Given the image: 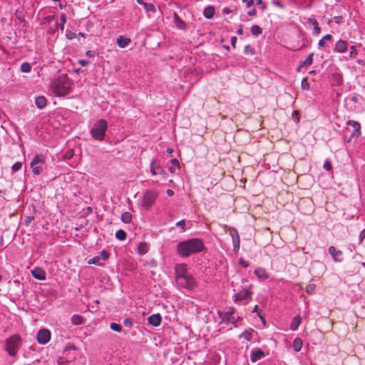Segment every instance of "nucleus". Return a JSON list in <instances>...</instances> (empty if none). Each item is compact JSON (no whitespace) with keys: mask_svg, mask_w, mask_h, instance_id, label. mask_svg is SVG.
I'll list each match as a JSON object with an SVG mask.
<instances>
[{"mask_svg":"<svg viewBox=\"0 0 365 365\" xmlns=\"http://www.w3.org/2000/svg\"><path fill=\"white\" fill-rule=\"evenodd\" d=\"M73 82L66 74L55 78L51 85L53 93L56 96H65L71 93Z\"/></svg>","mask_w":365,"mask_h":365,"instance_id":"f257e3e1","label":"nucleus"},{"mask_svg":"<svg viewBox=\"0 0 365 365\" xmlns=\"http://www.w3.org/2000/svg\"><path fill=\"white\" fill-rule=\"evenodd\" d=\"M108 129V123L104 119L98 120L92 126L90 133L92 138L96 140H103Z\"/></svg>","mask_w":365,"mask_h":365,"instance_id":"f03ea898","label":"nucleus"},{"mask_svg":"<svg viewBox=\"0 0 365 365\" xmlns=\"http://www.w3.org/2000/svg\"><path fill=\"white\" fill-rule=\"evenodd\" d=\"M203 242L200 239H190L181 242L178 245V251H203Z\"/></svg>","mask_w":365,"mask_h":365,"instance_id":"7ed1b4c3","label":"nucleus"},{"mask_svg":"<svg viewBox=\"0 0 365 365\" xmlns=\"http://www.w3.org/2000/svg\"><path fill=\"white\" fill-rule=\"evenodd\" d=\"M21 346V338L19 334H14L6 341L5 349L10 356H16Z\"/></svg>","mask_w":365,"mask_h":365,"instance_id":"20e7f679","label":"nucleus"},{"mask_svg":"<svg viewBox=\"0 0 365 365\" xmlns=\"http://www.w3.org/2000/svg\"><path fill=\"white\" fill-rule=\"evenodd\" d=\"M45 159L43 154H37L34 156L31 163V168L34 175H38L43 172Z\"/></svg>","mask_w":365,"mask_h":365,"instance_id":"39448f33","label":"nucleus"},{"mask_svg":"<svg viewBox=\"0 0 365 365\" xmlns=\"http://www.w3.org/2000/svg\"><path fill=\"white\" fill-rule=\"evenodd\" d=\"M176 282L180 287L187 289H192L195 287L197 284L195 279L190 274L177 279Z\"/></svg>","mask_w":365,"mask_h":365,"instance_id":"423d86ee","label":"nucleus"},{"mask_svg":"<svg viewBox=\"0 0 365 365\" xmlns=\"http://www.w3.org/2000/svg\"><path fill=\"white\" fill-rule=\"evenodd\" d=\"M158 192L155 190H147L143 195L142 206L144 209L148 210L155 202Z\"/></svg>","mask_w":365,"mask_h":365,"instance_id":"0eeeda50","label":"nucleus"},{"mask_svg":"<svg viewBox=\"0 0 365 365\" xmlns=\"http://www.w3.org/2000/svg\"><path fill=\"white\" fill-rule=\"evenodd\" d=\"M233 297L235 302H243L244 304H247L251 299L252 292L247 289H242L237 294H235Z\"/></svg>","mask_w":365,"mask_h":365,"instance_id":"6e6552de","label":"nucleus"},{"mask_svg":"<svg viewBox=\"0 0 365 365\" xmlns=\"http://www.w3.org/2000/svg\"><path fill=\"white\" fill-rule=\"evenodd\" d=\"M51 331L47 329H40L36 335V339L40 344H46L51 339Z\"/></svg>","mask_w":365,"mask_h":365,"instance_id":"1a4fd4ad","label":"nucleus"},{"mask_svg":"<svg viewBox=\"0 0 365 365\" xmlns=\"http://www.w3.org/2000/svg\"><path fill=\"white\" fill-rule=\"evenodd\" d=\"M346 125L351 126L353 128L351 134V138H358L361 135V125L359 122L350 120L346 122Z\"/></svg>","mask_w":365,"mask_h":365,"instance_id":"9d476101","label":"nucleus"},{"mask_svg":"<svg viewBox=\"0 0 365 365\" xmlns=\"http://www.w3.org/2000/svg\"><path fill=\"white\" fill-rule=\"evenodd\" d=\"M233 311L231 312H218V315L222 321H227L232 324H235L237 319L232 316Z\"/></svg>","mask_w":365,"mask_h":365,"instance_id":"9b49d317","label":"nucleus"},{"mask_svg":"<svg viewBox=\"0 0 365 365\" xmlns=\"http://www.w3.org/2000/svg\"><path fill=\"white\" fill-rule=\"evenodd\" d=\"M110 257L109 252H101L100 256H96L91 259L88 260V263L90 264H97L98 266H103V263L100 262L101 259H103V261H106Z\"/></svg>","mask_w":365,"mask_h":365,"instance_id":"f8f14e48","label":"nucleus"},{"mask_svg":"<svg viewBox=\"0 0 365 365\" xmlns=\"http://www.w3.org/2000/svg\"><path fill=\"white\" fill-rule=\"evenodd\" d=\"M175 279H178L180 277L187 275L186 265L184 264H177L175 267Z\"/></svg>","mask_w":365,"mask_h":365,"instance_id":"ddd939ff","label":"nucleus"},{"mask_svg":"<svg viewBox=\"0 0 365 365\" xmlns=\"http://www.w3.org/2000/svg\"><path fill=\"white\" fill-rule=\"evenodd\" d=\"M347 42L346 41L340 39L336 43L334 51L337 53H343L347 51Z\"/></svg>","mask_w":365,"mask_h":365,"instance_id":"4468645a","label":"nucleus"},{"mask_svg":"<svg viewBox=\"0 0 365 365\" xmlns=\"http://www.w3.org/2000/svg\"><path fill=\"white\" fill-rule=\"evenodd\" d=\"M264 356V352L260 349H253L251 352L250 360L252 362H256Z\"/></svg>","mask_w":365,"mask_h":365,"instance_id":"2eb2a0df","label":"nucleus"},{"mask_svg":"<svg viewBox=\"0 0 365 365\" xmlns=\"http://www.w3.org/2000/svg\"><path fill=\"white\" fill-rule=\"evenodd\" d=\"M32 276L38 280H45L46 279V272L45 271L40 268L36 267L33 270H31Z\"/></svg>","mask_w":365,"mask_h":365,"instance_id":"dca6fc26","label":"nucleus"},{"mask_svg":"<svg viewBox=\"0 0 365 365\" xmlns=\"http://www.w3.org/2000/svg\"><path fill=\"white\" fill-rule=\"evenodd\" d=\"M150 324L154 327H158L162 321V317L160 314H153L148 319Z\"/></svg>","mask_w":365,"mask_h":365,"instance_id":"f3484780","label":"nucleus"},{"mask_svg":"<svg viewBox=\"0 0 365 365\" xmlns=\"http://www.w3.org/2000/svg\"><path fill=\"white\" fill-rule=\"evenodd\" d=\"M255 274L259 280H266L269 278V274L266 270L261 267H257L255 270Z\"/></svg>","mask_w":365,"mask_h":365,"instance_id":"a211bd4d","label":"nucleus"},{"mask_svg":"<svg viewBox=\"0 0 365 365\" xmlns=\"http://www.w3.org/2000/svg\"><path fill=\"white\" fill-rule=\"evenodd\" d=\"M150 171L153 175L165 173L163 168L154 161H153L150 164Z\"/></svg>","mask_w":365,"mask_h":365,"instance_id":"6ab92c4d","label":"nucleus"},{"mask_svg":"<svg viewBox=\"0 0 365 365\" xmlns=\"http://www.w3.org/2000/svg\"><path fill=\"white\" fill-rule=\"evenodd\" d=\"M256 331L253 329H249L243 331L242 334L239 335L240 339H245L247 341H250L252 339L254 334Z\"/></svg>","mask_w":365,"mask_h":365,"instance_id":"aec40b11","label":"nucleus"},{"mask_svg":"<svg viewBox=\"0 0 365 365\" xmlns=\"http://www.w3.org/2000/svg\"><path fill=\"white\" fill-rule=\"evenodd\" d=\"M117 44L120 48H125L131 42L129 38H126L123 36H120L117 38Z\"/></svg>","mask_w":365,"mask_h":365,"instance_id":"412c9836","label":"nucleus"},{"mask_svg":"<svg viewBox=\"0 0 365 365\" xmlns=\"http://www.w3.org/2000/svg\"><path fill=\"white\" fill-rule=\"evenodd\" d=\"M174 22L178 29L182 30L186 29V24L179 17L176 13L174 14Z\"/></svg>","mask_w":365,"mask_h":365,"instance_id":"4be33fe9","label":"nucleus"},{"mask_svg":"<svg viewBox=\"0 0 365 365\" xmlns=\"http://www.w3.org/2000/svg\"><path fill=\"white\" fill-rule=\"evenodd\" d=\"M35 103L38 108L43 109L46 106L47 100L44 96H38L36 98Z\"/></svg>","mask_w":365,"mask_h":365,"instance_id":"5701e85b","label":"nucleus"},{"mask_svg":"<svg viewBox=\"0 0 365 365\" xmlns=\"http://www.w3.org/2000/svg\"><path fill=\"white\" fill-rule=\"evenodd\" d=\"M301 322H302V319H301L300 316L298 315V316L294 317L289 325L290 329L292 331H295L298 328L299 324H301Z\"/></svg>","mask_w":365,"mask_h":365,"instance_id":"b1692460","label":"nucleus"},{"mask_svg":"<svg viewBox=\"0 0 365 365\" xmlns=\"http://www.w3.org/2000/svg\"><path fill=\"white\" fill-rule=\"evenodd\" d=\"M313 53H310L304 61L301 62L298 68V70L299 71L301 67H306L310 66L313 62Z\"/></svg>","mask_w":365,"mask_h":365,"instance_id":"393cba45","label":"nucleus"},{"mask_svg":"<svg viewBox=\"0 0 365 365\" xmlns=\"http://www.w3.org/2000/svg\"><path fill=\"white\" fill-rule=\"evenodd\" d=\"M215 14V9L212 6H207L205 9L203 14L206 19H211Z\"/></svg>","mask_w":365,"mask_h":365,"instance_id":"a878e982","label":"nucleus"},{"mask_svg":"<svg viewBox=\"0 0 365 365\" xmlns=\"http://www.w3.org/2000/svg\"><path fill=\"white\" fill-rule=\"evenodd\" d=\"M121 220L125 223H130L132 220V215L128 212H123L121 215Z\"/></svg>","mask_w":365,"mask_h":365,"instance_id":"bb28decb","label":"nucleus"},{"mask_svg":"<svg viewBox=\"0 0 365 365\" xmlns=\"http://www.w3.org/2000/svg\"><path fill=\"white\" fill-rule=\"evenodd\" d=\"M251 33L252 35L257 36L262 33V29L257 25H254L251 27Z\"/></svg>","mask_w":365,"mask_h":365,"instance_id":"cd10ccee","label":"nucleus"},{"mask_svg":"<svg viewBox=\"0 0 365 365\" xmlns=\"http://www.w3.org/2000/svg\"><path fill=\"white\" fill-rule=\"evenodd\" d=\"M82 321L83 318L80 315L75 314L71 317V322L73 325L81 324L82 323Z\"/></svg>","mask_w":365,"mask_h":365,"instance_id":"c85d7f7f","label":"nucleus"},{"mask_svg":"<svg viewBox=\"0 0 365 365\" xmlns=\"http://www.w3.org/2000/svg\"><path fill=\"white\" fill-rule=\"evenodd\" d=\"M21 71L24 73H29L31 71V66L28 62H24L21 66Z\"/></svg>","mask_w":365,"mask_h":365,"instance_id":"c756f323","label":"nucleus"},{"mask_svg":"<svg viewBox=\"0 0 365 365\" xmlns=\"http://www.w3.org/2000/svg\"><path fill=\"white\" fill-rule=\"evenodd\" d=\"M143 7L147 12L155 13L156 11L155 7L153 4L143 3Z\"/></svg>","mask_w":365,"mask_h":365,"instance_id":"7c9ffc66","label":"nucleus"},{"mask_svg":"<svg viewBox=\"0 0 365 365\" xmlns=\"http://www.w3.org/2000/svg\"><path fill=\"white\" fill-rule=\"evenodd\" d=\"M302 341L300 339H296L294 341V349L295 351H300L301 348H302Z\"/></svg>","mask_w":365,"mask_h":365,"instance_id":"2f4dec72","label":"nucleus"},{"mask_svg":"<svg viewBox=\"0 0 365 365\" xmlns=\"http://www.w3.org/2000/svg\"><path fill=\"white\" fill-rule=\"evenodd\" d=\"M115 237L120 240H123L126 238V233L124 230H119L116 232Z\"/></svg>","mask_w":365,"mask_h":365,"instance_id":"473e14b6","label":"nucleus"},{"mask_svg":"<svg viewBox=\"0 0 365 365\" xmlns=\"http://www.w3.org/2000/svg\"><path fill=\"white\" fill-rule=\"evenodd\" d=\"M149 249V245L146 242H140L138 245V251H147Z\"/></svg>","mask_w":365,"mask_h":365,"instance_id":"72a5a7b5","label":"nucleus"},{"mask_svg":"<svg viewBox=\"0 0 365 365\" xmlns=\"http://www.w3.org/2000/svg\"><path fill=\"white\" fill-rule=\"evenodd\" d=\"M315 289H316V286L315 284H309L308 285H307L306 287V292L308 293V294H313L315 291Z\"/></svg>","mask_w":365,"mask_h":365,"instance_id":"f704fd0d","label":"nucleus"},{"mask_svg":"<svg viewBox=\"0 0 365 365\" xmlns=\"http://www.w3.org/2000/svg\"><path fill=\"white\" fill-rule=\"evenodd\" d=\"M61 24L59 25V28L63 31L64 29V24L66 22V15L65 14H62L60 17Z\"/></svg>","mask_w":365,"mask_h":365,"instance_id":"c9c22d12","label":"nucleus"},{"mask_svg":"<svg viewBox=\"0 0 365 365\" xmlns=\"http://www.w3.org/2000/svg\"><path fill=\"white\" fill-rule=\"evenodd\" d=\"M330 254L334 261H341L342 252H330Z\"/></svg>","mask_w":365,"mask_h":365,"instance_id":"e433bc0d","label":"nucleus"},{"mask_svg":"<svg viewBox=\"0 0 365 365\" xmlns=\"http://www.w3.org/2000/svg\"><path fill=\"white\" fill-rule=\"evenodd\" d=\"M110 329L115 331L120 332L122 330V327L116 323H111Z\"/></svg>","mask_w":365,"mask_h":365,"instance_id":"4c0bfd02","label":"nucleus"},{"mask_svg":"<svg viewBox=\"0 0 365 365\" xmlns=\"http://www.w3.org/2000/svg\"><path fill=\"white\" fill-rule=\"evenodd\" d=\"M350 49H351V51H350V53H349V56L351 58L355 57L356 55H358L359 52L356 50L355 46H351Z\"/></svg>","mask_w":365,"mask_h":365,"instance_id":"58836bf2","label":"nucleus"},{"mask_svg":"<svg viewBox=\"0 0 365 365\" xmlns=\"http://www.w3.org/2000/svg\"><path fill=\"white\" fill-rule=\"evenodd\" d=\"M302 88L304 90H309V84L307 82V80L306 78H304L302 81L301 83Z\"/></svg>","mask_w":365,"mask_h":365,"instance_id":"ea45409f","label":"nucleus"},{"mask_svg":"<svg viewBox=\"0 0 365 365\" xmlns=\"http://www.w3.org/2000/svg\"><path fill=\"white\" fill-rule=\"evenodd\" d=\"M73 155H74L73 150H69L65 153L64 158L66 160H71L73 157Z\"/></svg>","mask_w":365,"mask_h":365,"instance_id":"a19ab883","label":"nucleus"},{"mask_svg":"<svg viewBox=\"0 0 365 365\" xmlns=\"http://www.w3.org/2000/svg\"><path fill=\"white\" fill-rule=\"evenodd\" d=\"M312 24H313V26H314V32L317 34H319L320 33V28L319 26V24H318L317 21L315 19H314L312 21Z\"/></svg>","mask_w":365,"mask_h":365,"instance_id":"79ce46f5","label":"nucleus"},{"mask_svg":"<svg viewBox=\"0 0 365 365\" xmlns=\"http://www.w3.org/2000/svg\"><path fill=\"white\" fill-rule=\"evenodd\" d=\"M21 166H22V163L20 162H17V163H14L12 166L13 172L19 171L21 168Z\"/></svg>","mask_w":365,"mask_h":365,"instance_id":"37998d69","label":"nucleus"},{"mask_svg":"<svg viewBox=\"0 0 365 365\" xmlns=\"http://www.w3.org/2000/svg\"><path fill=\"white\" fill-rule=\"evenodd\" d=\"M323 168L326 170H331L332 168L331 162L329 160H325Z\"/></svg>","mask_w":365,"mask_h":365,"instance_id":"c03bdc74","label":"nucleus"},{"mask_svg":"<svg viewBox=\"0 0 365 365\" xmlns=\"http://www.w3.org/2000/svg\"><path fill=\"white\" fill-rule=\"evenodd\" d=\"M123 324L126 327L131 328L133 326V322L130 319L126 318L123 320Z\"/></svg>","mask_w":365,"mask_h":365,"instance_id":"a18cd8bd","label":"nucleus"},{"mask_svg":"<svg viewBox=\"0 0 365 365\" xmlns=\"http://www.w3.org/2000/svg\"><path fill=\"white\" fill-rule=\"evenodd\" d=\"M176 226L180 227L182 230H185V220H182L176 223Z\"/></svg>","mask_w":365,"mask_h":365,"instance_id":"49530a36","label":"nucleus"},{"mask_svg":"<svg viewBox=\"0 0 365 365\" xmlns=\"http://www.w3.org/2000/svg\"><path fill=\"white\" fill-rule=\"evenodd\" d=\"M239 264H240V265H241L242 267H245V268L249 266V263L242 257L240 258V259H239Z\"/></svg>","mask_w":365,"mask_h":365,"instance_id":"de8ad7c7","label":"nucleus"},{"mask_svg":"<svg viewBox=\"0 0 365 365\" xmlns=\"http://www.w3.org/2000/svg\"><path fill=\"white\" fill-rule=\"evenodd\" d=\"M244 3L246 4V6L247 8L251 7L254 4V0H242Z\"/></svg>","mask_w":365,"mask_h":365,"instance_id":"09e8293b","label":"nucleus"},{"mask_svg":"<svg viewBox=\"0 0 365 365\" xmlns=\"http://www.w3.org/2000/svg\"><path fill=\"white\" fill-rule=\"evenodd\" d=\"M245 52L246 53H250L252 54L253 53V49H252V48L250 45H247L245 47Z\"/></svg>","mask_w":365,"mask_h":365,"instance_id":"8fccbe9b","label":"nucleus"},{"mask_svg":"<svg viewBox=\"0 0 365 365\" xmlns=\"http://www.w3.org/2000/svg\"><path fill=\"white\" fill-rule=\"evenodd\" d=\"M365 238V228L363 229L360 234H359V240H360V242H361L363 241V240Z\"/></svg>","mask_w":365,"mask_h":365,"instance_id":"3c124183","label":"nucleus"},{"mask_svg":"<svg viewBox=\"0 0 365 365\" xmlns=\"http://www.w3.org/2000/svg\"><path fill=\"white\" fill-rule=\"evenodd\" d=\"M33 220H34V217H31V216H28V217H26L25 218V220H24L25 224H26V225H29L31 222V221H32Z\"/></svg>","mask_w":365,"mask_h":365,"instance_id":"603ef678","label":"nucleus"},{"mask_svg":"<svg viewBox=\"0 0 365 365\" xmlns=\"http://www.w3.org/2000/svg\"><path fill=\"white\" fill-rule=\"evenodd\" d=\"M233 245H234V248L235 250L236 249H239L240 248V241H239V239H237V241H235L234 239H233Z\"/></svg>","mask_w":365,"mask_h":365,"instance_id":"864d4df0","label":"nucleus"},{"mask_svg":"<svg viewBox=\"0 0 365 365\" xmlns=\"http://www.w3.org/2000/svg\"><path fill=\"white\" fill-rule=\"evenodd\" d=\"M76 36V34L71 31H69L68 33L66 34V37L68 38V39H72L74 38V36Z\"/></svg>","mask_w":365,"mask_h":365,"instance_id":"5fc2aeb1","label":"nucleus"},{"mask_svg":"<svg viewBox=\"0 0 365 365\" xmlns=\"http://www.w3.org/2000/svg\"><path fill=\"white\" fill-rule=\"evenodd\" d=\"M272 4L281 9L284 8V6L278 1H273Z\"/></svg>","mask_w":365,"mask_h":365,"instance_id":"6e6d98bb","label":"nucleus"},{"mask_svg":"<svg viewBox=\"0 0 365 365\" xmlns=\"http://www.w3.org/2000/svg\"><path fill=\"white\" fill-rule=\"evenodd\" d=\"M170 163L174 166H179V161L177 159H172Z\"/></svg>","mask_w":365,"mask_h":365,"instance_id":"4d7b16f0","label":"nucleus"},{"mask_svg":"<svg viewBox=\"0 0 365 365\" xmlns=\"http://www.w3.org/2000/svg\"><path fill=\"white\" fill-rule=\"evenodd\" d=\"M334 20L335 23L339 24V23H341V16H335L334 18Z\"/></svg>","mask_w":365,"mask_h":365,"instance_id":"13d9d810","label":"nucleus"},{"mask_svg":"<svg viewBox=\"0 0 365 365\" xmlns=\"http://www.w3.org/2000/svg\"><path fill=\"white\" fill-rule=\"evenodd\" d=\"M237 34L238 35H242L243 34V28L242 26L240 25L237 31Z\"/></svg>","mask_w":365,"mask_h":365,"instance_id":"bf43d9fd","label":"nucleus"},{"mask_svg":"<svg viewBox=\"0 0 365 365\" xmlns=\"http://www.w3.org/2000/svg\"><path fill=\"white\" fill-rule=\"evenodd\" d=\"M86 56L88 57H93L95 56V52L93 51H88L86 52Z\"/></svg>","mask_w":365,"mask_h":365,"instance_id":"052dcab7","label":"nucleus"},{"mask_svg":"<svg viewBox=\"0 0 365 365\" xmlns=\"http://www.w3.org/2000/svg\"><path fill=\"white\" fill-rule=\"evenodd\" d=\"M256 1H257V4H261L262 5L261 9L262 10H265L266 6L262 4V0H256Z\"/></svg>","mask_w":365,"mask_h":365,"instance_id":"680f3d73","label":"nucleus"},{"mask_svg":"<svg viewBox=\"0 0 365 365\" xmlns=\"http://www.w3.org/2000/svg\"><path fill=\"white\" fill-rule=\"evenodd\" d=\"M79 63H80L81 65H82L83 66H87V65H88V61H86V60H83V59H81V60H80V61H79Z\"/></svg>","mask_w":365,"mask_h":365,"instance_id":"e2e57ef3","label":"nucleus"},{"mask_svg":"<svg viewBox=\"0 0 365 365\" xmlns=\"http://www.w3.org/2000/svg\"><path fill=\"white\" fill-rule=\"evenodd\" d=\"M237 43V38L235 36L232 37L231 38V44L233 47H235V44Z\"/></svg>","mask_w":365,"mask_h":365,"instance_id":"0e129e2a","label":"nucleus"},{"mask_svg":"<svg viewBox=\"0 0 365 365\" xmlns=\"http://www.w3.org/2000/svg\"><path fill=\"white\" fill-rule=\"evenodd\" d=\"M322 38H323L324 41H325V40L331 41V40L332 39V36H331V35H330V34H327V35H325Z\"/></svg>","mask_w":365,"mask_h":365,"instance_id":"69168bd1","label":"nucleus"},{"mask_svg":"<svg viewBox=\"0 0 365 365\" xmlns=\"http://www.w3.org/2000/svg\"><path fill=\"white\" fill-rule=\"evenodd\" d=\"M256 14H257V11H256V10H255V9H252V10H251V11H248V13H247V14H248L249 16H255V15H256Z\"/></svg>","mask_w":365,"mask_h":365,"instance_id":"338daca9","label":"nucleus"},{"mask_svg":"<svg viewBox=\"0 0 365 365\" xmlns=\"http://www.w3.org/2000/svg\"><path fill=\"white\" fill-rule=\"evenodd\" d=\"M318 45L319 47H323L325 45L324 40L323 38L319 41Z\"/></svg>","mask_w":365,"mask_h":365,"instance_id":"774afa93","label":"nucleus"}]
</instances>
